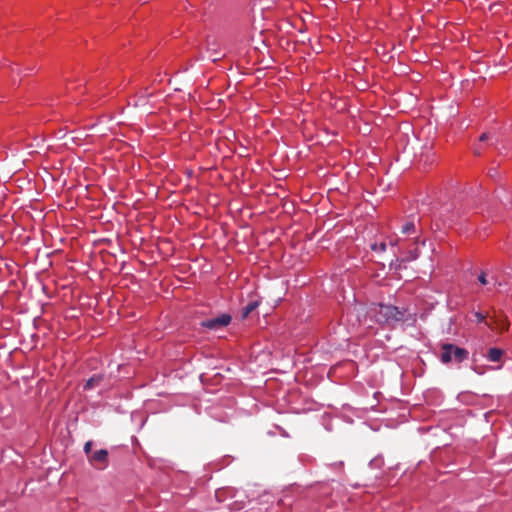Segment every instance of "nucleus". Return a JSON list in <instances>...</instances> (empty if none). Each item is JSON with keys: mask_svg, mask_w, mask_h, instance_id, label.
Returning a JSON list of instances; mask_svg holds the SVG:
<instances>
[{"mask_svg": "<svg viewBox=\"0 0 512 512\" xmlns=\"http://www.w3.org/2000/svg\"><path fill=\"white\" fill-rule=\"evenodd\" d=\"M258 307V301H251L243 308V316L247 317L252 311Z\"/></svg>", "mask_w": 512, "mask_h": 512, "instance_id": "8", "label": "nucleus"}, {"mask_svg": "<svg viewBox=\"0 0 512 512\" xmlns=\"http://www.w3.org/2000/svg\"><path fill=\"white\" fill-rule=\"evenodd\" d=\"M486 139H488V135L486 133H483L481 136H480V141H485Z\"/></svg>", "mask_w": 512, "mask_h": 512, "instance_id": "12", "label": "nucleus"}, {"mask_svg": "<svg viewBox=\"0 0 512 512\" xmlns=\"http://www.w3.org/2000/svg\"><path fill=\"white\" fill-rule=\"evenodd\" d=\"M90 464L98 470H103L108 465V451L100 449L88 456Z\"/></svg>", "mask_w": 512, "mask_h": 512, "instance_id": "3", "label": "nucleus"}, {"mask_svg": "<svg viewBox=\"0 0 512 512\" xmlns=\"http://www.w3.org/2000/svg\"><path fill=\"white\" fill-rule=\"evenodd\" d=\"M502 355H503L502 350L497 349V348H491L488 352V359L491 362H497L501 359Z\"/></svg>", "mask_w": 512, "mask_h": 512, "instance_id": "6", "label": "nucleus"}, {"mask_svg": "<svg viewBox=\"0 0 512 512\" xmlns=\"http://www.w3.org/2000/svg\"><path fill=\"white\" fill-rule=\"evenodd\" d=\"M84 452L87 454V456L92 454V442L91 441H87L85 443V445H84Z\"/></svg>", "mask_w": 512, "mask_h": 512, "instance_id": "9", "label": "nucleus"}, {"mask_svg": "<svg viewBox=\"0 0 512 512\" xmlns=\"http://www.w3.org/2000/svg\"><path fill=\"white\" fill-rule=\"evenodd\" d=\"M478 280L479 282L482 284V285H486L488 284V280L486 278V274L485 273H481L478 277Z\"/></svg>", "mask_w": 512, "mask_h": 512, "instance_id": "10", "label": "nucleus"}, {"mask_svg": "<svg viewBox=\"0 0 512 512\" xmlns=\"http://www.w3.org/2000/svg\"><path fill=\"white\" fill-rule=\"evenodd\" d=\"M401 232L405 235H417L418 229L414 222H407L402 226Z\"/></svg>", "mask_w": 512, "mask_h": 512, "instance_id": "5", "label": "nucleus"}, {"mask_svg": "<svg viewBox=\"0 0 512 512\" xmlns=\"http://www.w3.org/2000/svg\"><path fill=\"white\" fill-rule=\"evenodd\" d=\"M418 257V253L415 251L412 256H411V259H416Z\"/></svg>", "mask_w": 512, "mask_h": 512, "instance_id": "14", "label": "nucleus"}, {"mask_svg": "<svg viewBox=\"0 0 512 512\" xmlns=\"http://www.w3.org/2000/svg\"><path fill=\"white\" fill-rule=\"evenodd\" d=\"M231 321V316L228 314H222L218 317L208 319L203 322V326L208 329L217 330L218 328L227 326Z\"/></svg>", "mask_w": 512, "mask_h": 512, "instance_id": "4", "label": "nucleus"}, {"mask_svg": "<svg viewBox=\"0 0 512 512\" xmlns=\"http://www.w3.org/2000/svg\"><path fill=\"white\" fill-rule=\"evenodd\" d=\"M372 249H373V250H377V249H378V246L375 244V245H373V246H372Z\"/></svg>", "mask_w": 512, "mask_h": 512, "instance_id": "15", "label": "nucleus"}, {"mask_svg": "<svg viewBox=\"0 0 512 512\" xmlns=\"http://www.w3.org/2000/svg\"><path fill=\"white\" fill-rule=\"evenodd\" d=\"M469 356V352L466 349L460 348L454 344H443L441 347V361L444 364L447 363H461L466 360Z\"/></svg>", "mask_w": 512, "mask_h": 512, "instance_id": "2", "label": "nucleus"}, {"mask_svg": "<svg viewBox=\"0 0 512 512\" xmlns=\"http://www.w3.org/2000/svg\"><path fill=\"white\" fill-rule=\"evenodd\" d=\"M371 313L375 320L381 324L394 325L407 319L405 309H399L392 305L378 304L371 309Z\"/></svg>", "mask_w": 512, "mask_h": 512, "instance_id": "1", "label": "nucleus"}, {"mask_svg": "<svg viewBox=\"0 0 512 512\" xmlns=\"http://www.w3.org/2000/svg\"><path fill=\"white\" fill-rule=\"evenodd\" d=\"M101 380V377L100 376H93L91 377L90 379L87 380V382L85 383L84 385V389L88 390V389H93L94 387H96L98 385V383L100 382Z\"/></svg>", "mask_w": 512, "mask_h": 512, "instance_id": "7", "label": "nucleus"}, {"mask_svg": "<svg viewBox=\"0 0 512 512\" xmlns=\"http://www.w3.org/2000/svg\"><path fill=\"white\" fill-rule=\"evenodd\" d=\"M379 250H380V251H385V250H386V244H385V243H381V244L379 245Z\"/></svg>", "mask_w": 512, "mask_h": 512, "instance_id": "13", "label": "nucleus"}, {"mask_svg": "<svg viewBox=\"0 0 512 512\" xmlns=\"http://www.w3.org/2000/svg\"><path fill=\"white\" fill-rule=\"evenodd\" d=\"M474 316L477 322H483L485 320V316L481 312H475Z\"/></svg>", "mask_w": 512, "mask_h": 512, "instance_id": "11", "label": "nucleus"}, {"mask_svg": "<svg viewBox=\"0 0 512 512\" xmlns=\"http://www.w3.org/2000/svg\"><path fill=\"white\" fill-rule=\"evenodd\" d=\"M218 59H219V57L215 56V57H213V59H212V60H213V61H216V60H218Z\"/></svg>", "mask_w": 512, "mask_h": 512, "instance_id": "16", "label": "nucleus"}]
</instances>
